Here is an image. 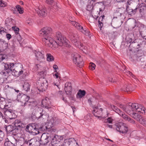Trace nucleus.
I'll use <instances>...</instances> for the list:
<instances>
[{"mask_svg":"<svg viewBox=\"0 0 146 146\" xmlns=\"http://www.w3.org/2000/svg\"><path fill=\"white\" fill-rule=\"evenodd\" d=\"M56 38L57 40L54 41L51 37H46L42 38V41L46 45H48L49 46L52 47L56 44L60 46L62 45L66 46H69V45L67 43V40L66 38H64L62 36L61 33L59 32H57L56 34Z\"/></svg>","mask_w":146,"mask_h":146,"instance_id":"1","label":"nucleus"},{"mask_svg":"<svg viewBox=\"0 0 146 146\" xmlns=\"http://www.w3.org/2000/svg\"><path fill=\"white\" fill-rule=\"evenodd\" d=\"M29 106L31 109H33L31 114L32 119L35 120L36 119H39L41 118L44 119L45 115L42 113V109L39 107L36 104L33 102L29 103L27 101L25 103V106Z\"/></svg>","mask_w":146,"mask_h":146,"instance_id":"2","label":"nucleus"},{"mask_svg":"<svg viewBox=\"0 0 146 146\" xmlns=\"http://www.w3.org/2000/svg\"><path fill=\"white\" fill-rule=\"evenodd\" d=\"M62 137L57 135H50L48 133H43L41 137V139L44 141V144H46L51 142L52 145H59V142L61 139Z\"/></svg>","mask_w":146,"mask_h":146,"instance_id":"3","label":"nucleus"},{"mask_svg":"<svg viewBox=\"0 0 146 146\" xmlns=\"http://www.w3.org/2000/svg\"><path fill=\"white\" fill-rule=\"evenodd\" d=\"M25 127V124L17 120L15 121L14 125H9L6 127L5 129L7 132L12 133L14 136H15L19 133L22 128Z\"/></svg>","mask_w":146,"mask_h":146,"instance_id":"4","label":"nucleus"},{"mask_svg":"<svg viewBox=\"0 0 146 146\" xmlns=\"http://www.w3.org/2000/svg\"><path fill=\"white\" fill-rule=\"evenodd\" d=\"M110 107L116 113L118 114L125 121H128L132 124L135 123V121L132 119L130 118L128 115L123 113L117 107L113 105H110Z\"/></svg>","mask_w":146,"mask_h":146,"instance_id":"5","label":"nucleus"},{"mask_svg":"<svg viewBox=\"0 0 146 146\" xmlns=\"http://www.w3.org/2000/svg\"><path fill=\"white\" fill-rule=\"evenodd\" d=\"M46 74V70H43L38 73L39 75L43 77ZM41 79L43 80V82L41 83L40 85H39L40 87L38 86L37 87V88L39 92L41 91L42 92L45 91L47 88V80L44 79V78Z\"/></svg>","mask_w":146,"mask_h":146,"instance_id":"6","label":"nucleus"},{"mask_svg":"<svg viewBox=\"0 0 146 146\" xmlns=\"http://www.w3.org/2000/svg\"><path fill=\"white\" fill-rule=\"evenodd\" d=\"M22 68V65L21 63H16L14 64L13 75L18 77L23 74V72L21 70Z\"/></svg>","mask_w":146,"mask_h":146,"instance_id":"7","label":"nucleus"},{"mask_svg":"<svg viewBox=\"0 0 146 146\" xmlns=\"http://www.w3.org/2000/svg\"><path fill=\"white\" fill-rule=\"evenodd\" d=\"M115 125L117 131L122 134H126L128 130V127L126 124L122 122L117 123Z\"/></svg>","mask_w":146,"mask_h":146,"instance_id":"8","label":"nucleus"},{"mask_svg":"<svg viewBox=\"0 0 146 146\" xmlns=\"http://www.w3.org/2000/svg\"><path fill=\"white\" fill-rule=\"evenodd\" d=\"M72 56L74 63L80 68H82L84 62L81 57L77 53L72 54Z\"/></svg>","mask_w":146,"mask_h":146,"instance_id":"9","label":"nucleus"},{"mask_svg":"<svg viewBox=\"0 0 146 146\" xmlns=\"http://www.w3.org/2000/svg\"><path fill=\"white\" fill-rule=\"evenodd\" d=\"M129 106L131 107V110L132 111H136L138 112H141L143 114L145 108L142 107L141 105L133 103L131 104Z\"/></svg>","mask_w":146,"mask_h":146,"instance_id":"10","label":"nucleus"},{"mask_svg":"<svg viewBox=\"0 0 146 146\" xmlns=\"http://www.w3.org/2000/svg\"><path fill=\"white\" fill-rule=\"evenodd\" d=\"M5 70L6 71V75L7 74H12L13 75V72L14 68V64L13 63H9L5 64L4 65Z\"/></svg>","mask_w":146,"mask_h":146,"instance_id":"11","label":"nucleus"},{"mask_svg":"<svg viewBox=\"0 0 146 146\" xmlns=\"http://www.w3.org/2000/svg\"><path fill=\"white\" fill-rule=\"evenodd\" d=\"M58 123V120L56 117H52L50 119L48 123L47 126H44L46 130L50 129L53 127L54 125H55L56 124Z\"/></svg>","mask_w":146,"mask_h":146,"instance_id":"12","label":"nucleus"},{"mask_svg":"<svg viewBox=\"0 0 146 146\" xmlns=\"http://www.w3.org/2000/svg\"><path fill=\"white\" fill-rule=\"evenodd\" d=\"M42 106L46 108L49 109L51 108V102L48 98L46 97L43 99L42 101Z\"/></svg>","mask_w":146,"mask_h":146,"instance_id":"13","label":"nucleus"},{"mask_svg":"<svg viewBox=\"0 0 146 146\" xmlns=\"http://www.w3.org/2000/svg\"><path fill=\"white\" fill-rule=\"evenodd\" d=\"M36 128H34L32 132L31 133V134L32 135H36L39 133H40L39 131H43L46 130L45 128L46 127L44 126L42 127L40 126V127H39L38 126L36 125Z\"/></svg>","mask_w":146,"mask_h":146,"instance_id":"14","label":"nucleus"},{"mask_svg":"<svg viewBox=\"0 0 146 146\" xmlns=\"http://www.w3.org/2000/svg\"><path fill=\"white\" fill-rule=\"evenodd\" d=\"M52 31L51 29L48 27H46L42 28L39 31V33L44 36L47 35Z\"/></svg>","mask_w":146,"mask_h":146,"instance_id":"15","label":"nucleus"},{"mask_svg":"<svg viewBox=\"0 0 146 146\" xmlns=\"http://www.w3.org/2000/svg\"><path fill=\"white\" fill-rule=\"evenodd\" d=\"M35 54L37 60L40 62H42L44 60V54L43 51H36Z\"/></svg>","mask_w":146,"mask_h":146,"instance_id":"16","label":"nucleus"},{"mask_svg":"<svg viewBox=\"0 0 146 146\" xmlns=\"http://www.w3.org/2000/svg\"><path fill=\"white\" fill-rule=\"evenodd\" d=\"M64 90L67 95H71L72 93V87L70 83L67 82L65 84Z\"/></svg>","mask_w":146,"mask_h":146,"instance_id":"17","label":"nucleus"},{"mask_svg":"<svg viewBox=\"0 0 146 146\" xmlns=\"http://www.w3.org/2000/svg\"><path fill=\"white\" fill-rule=\"evenodd\" d=\"M102 108L98 109L97 107H96L93 111L92 113L95 116L99 117V115L102 114Z\"/></svg>","mask_w":146,"mask_h":146,"instance_id":"18","label":"nucleus"},{"mask_svg":"<svg viewBox=\"0 0 146 146\" xmlns=\"http://www.w3.org/2000/svg\"><path fill=\"white\" fill-rule=\"evenodd\" d=\"M128 114L138 122L140 121V119L142 117L141 115L138 113L133 112L132 113L130 112Z\"/></svg>","mask_w":146,"mask_h":146,"instance_id":"19","label":"nucleus"},{"mask_svg":"<svg viewBox=\"0 0 146 146\" xmlns=\"http://www.w3.org/2000/svg\"><path fill=\"white\" fill-rule=\"evenodd\" d=\"M36 125L35 123L29 124L27 126L25 130L31 134L34 128H36Z\"/></svg>","mask_w":146,"mask_h":146,"instance_id":"20","label":"nucleus"},{"mask_svg":"<svg viewBox=\"0 0 146 146\" xmlns=\"http://www.w3.org/2000/svg\"><path fill=\"white\" fill-rule=\"evenodd\" d=\"M36 10L39 16L41 17H44L46 15L47 13L46 12V10L44 8L41 9H38Z\"/></svg>","mask_w":146,"mask_h":146,"instance_id":"21","label":"nucleus"},{"mask_svg":"<svg viewBox=\"0 0 146 146\" xmlns=\"http://www.w3.org/2000/svg\"><path fill=\"white\" fill-rule=\"evenodd\" d=\"M131 104H132L129 103L128 105L127 106L120 104L119 105V107L122 109L128 114L130 113V111L129 108H130L131 109V107L129 106Z\"/></svg>","mask_w":146,"mask_h":146,"instance_id":"22","label":"nucleus"},{"mask_svg":"<svg viewBox=\"0 0 146 146\" xmlns=\"http://www.w3.org/2000/svg\"><path fill=\"white\" fill-rule=\"evenodd\" d=\"M7 75L6 76V72H2L0 73V84H1L3 83L5 80L7 79Z\"/></svg>","mask_w":146,"mask_h":146,"instance_id":"23","label":"nucleus"},{"mask_svg":"<svg viewBox=\"0 0 146 146\" xmlns=\"http://www.w3.org/2000/svg\"><path fill=\"white\" fill-rule=\"evenodd\" d=\"M8 47V44L7 43L3 40L0 39V48L3 50H5Z\"/></svg>","mask_w":146,"mask_h":146,"instance_id":"24","label":"nucleus"},{"mask_svg":"<svg viewBox=\"0 0 146 146\" xmlns=\"http://www.w3.org/2000/svg\"><path fill=\"white\" fill-rule=\"evenodd\" d=\"M16 142L14 143V146H22L24 142V139L22 138H20L18 140H15Z\"/></svg>","mask_w":146,"mask_h":146,"instance_id":"25","label":"nucleus"},{"mask_svg":"<svg viewBox=\"0 0 146 146\" xmlns=\"http://www.w3.org/2000/svg\"><path fill=\"white\" fill-rule=\"evenodd\" d=\"M137 8H136L135 9H130L129 6H126V11L127 13L130 15H134L137 11Z\"/></svg>","mask_w":146,"mask_h":146,"instance_id":"26","label":"nucleus"},{"mask_svg":"<svg viewBox=\"0 0 146 146\" xmlns=\"http://www.w3.org/2000/svg\"><path fill=\"white\" fill-rule=\"evenodd\" d=\"M12 111L10 113L9 112H7L6 113V116L11 119H15L16 117V115L15 113V111Z\"/></svg>","mask_w":146,"mask_h":146,"instance_id":"27","label":"nucleus"},{"mask_svg":"<svg viewBox=\"0 0 146 146\" xmlns=\"http://www.w3.org/2000/svg\"><path fill=\"white\" fill-rule=\"evenodd\" d=\"M136 8H137L139 9V12L140 13H143L145 9V3H141L139 5L138 7H137Z\"/></svg>","mask_w":146,"mask_h":146,"instance_id":"28","label":"nucleus"},{"mask_svg":"<svg viewBox=\"0 0 146 146\" xmlns=\"http://www.w3.org/2000/svg\"><path fill=\"white\" fill-rule=\"evenodd\" d=\"M86 92L84 90H79L77 94V97L78 98L80 99L84 97L86 94Z\"/></svg>","mask_w":146,"mask_h":146,"instance_id":"29","label":"nucleus"},{"mask_svg":"<svg viewBox=\"0 0 146 146\" xmlns=\"http://www.w3.org/2000/svg\"><path fill=\"white\" fill-rule=\"evenodd\" d=\"M124 9H122L121 8H119L118 11L115 12V15L118 17H121L122 15L123 14L125 13V10L122 11Z\"/></svg>","mask_w":146,"mask_h":146,"instance_id":"30","label":"nucleus"},{"mask_svg":"<svg viewBox=\"0 0 146 146\" xmlns=\"http://www.w3.org/2000/svg\"><path fill=\"white\" fill-rule=\"evenodd\" d=\"M30 85L28 83L25 82L23 85V87L24 90L26 91H28L30 89Z\"/></svg>","mask_w":146,"mask_h":146,"instance_id":"31","label":"nucleus"},{"mask_svg":"<svg viewBox=\"0 0 146 146\" xmlns=\"http://www.w3.org/2000/svg\"><path fill=\"white\" fill-rule=\"evenodd\" d=\"M9 46L8 45V47L7 48L9 49L10 52H12L13 51L15 48V46L14 45L13 43L11 42L10 43H9Z\"/></svg>","mask_w":146,"mask_h":146,"instance_id":"32","label":"nucleus"},{"mask_svg":"<svg viewBox=\"0 0 146 146\" xmlns=\"http://www.w3.org/2000/svg\"><path fill=\"white\" fill-rule=\"evenodd\" d=\"M139 122L143 126H146V118L143 117H141V119L140 121H139Z\"/></svg>","mask_w":146,"mask_h":146,"instance_id":"33","label":"nucleus"},{"mask_svg":"<svg viewBox=\"0 0 146 146\" xmlns=\"http://www.w3.org/2000/svg\"><path fill=\"white\" fill-rule=\"evenodd\" d=\"M8 140L7 138L5 139L4 143L5 146H14V143H13L10 141H7V140Z\"/></svg>","mask_w":146,"mask_h":146,"instance_id":"34","label":"nucleus"},{"mask_svg":"<svg viewBox=\"0 0 146 146\" xmlns=\"http://www.w3.org/2000/svg\"><path fill=\"white\" fill-rule=\"evenodd\" d=\"M141 36L143 39H146V28L143 31L139 32Z\"/></svg>","mask_w":146,"mask_h":146,"instance_id":"35","label":"nucleus"},{"mask_svg":"<svg viewBox=\"0 0 146 146\" xmlns=\"http://www.w3.org/2000/svg\"><path fill=\"white\" fill-rule=\"evenodd\" d=\"M47 60L48 61H54V58L53 56L50 54H47Z\"/></svg>","mask_w":146,"mask_h":146,"instance_id":"36","label":"nucleus"},{"mask_svg":"<svg viewBox=\"0 0 146 146\" xmlns=\"http://www.w3.org/2000/svg\"><path fill=\"white\" fill-rule=\"evenodd\" d=\"M74 140V138H71L66 141V142H65V145H61V146H66V144H67L69 145H72L71 144H72V141Z\"/></svg>","mask_w":146,"mask_h":146,"instance_id":"37","label":"nucleus"},{"mask_svg":"<svg viewBox=\"0 0 146 146\" xmlns=\"http://www.w3.org/2000/svg\"><path fill=\"white\" fill-rule=\"evenodd\" d=\"M81 32L86 36H89L90 32L89 31L86 29H84L83 28V29L80 30Z\"/></svg>","mask_w":146,"mask_h":146,"instance_id":"38","label":"nucleus"},{"mask_svg":"<svg viewBox=\"0 0 146 146\" xmlns=\"http://www.w3.org/2000/svg\"><path fill=\"white\" fill-rule=\"evenodd\" d=\"M6 102L4 99L3 100H0V108L2 109H3L6 105Z\"/></svg>","mask_w":146,"mask_h":146,"instance_id":"39","label":"nucleus"},{"mask_svg":"<svg viewBox=\"0 0 146 146\" xmlns=\"http://www.w3.org/2000/svg\"><path fill=\"white\" fill-rule=\"evenodd\" d=\"M16 7L18 10L19 13L20 14L23 13V7H21V6L19 5H17Z\"/></svg>","mask_w":146,"mask_h":146,"instance_id":"40","label":"nucleus"},{"mask_svg":"<svg viewBox=\"0 0 146 146\" xmlns=\"http://www.w3.org/2000/svg\"><path fill=\"white\" fill-rule=\"evenodd\" d=\"M96 67V65L95 64L92 62H91L89 66V68L90 69L93 70L95 69Z\"/></svg>","mask_w":146,"mask_h":146,"instance_id":"41","label":"nucleus"},{"mask_svg":"<svg viewBox=\"0 0 146 146\" xmlns=\"http://www.w3.org/2000/svg\"><path fill=\"white\" fill-rule=\"evenodd\" d=\"M75 25H74V26L76 27L78 29L80 30L81 29H83V27L81 26L78 23L76 22V23H75Z\"/></svg>","mask_w":146,"mask_h":146,"instance_id":"42","label":"nucleus"},{"mask_svg":"<svg viewBox=\"0 0 146 146\" xmlns=\"http://www.w3.org/2000/svg\"><path fill=\"white\" fill-rule=\"evenodd\" d=\"M70 39L71 40L72 42L74 44L78 40L76 39L74 35H72L70 37Z\"/></svg>","mask_w":146,"mask_h":146,"instance_id":"43","label":"nucleus"},{"mask_svg":"<svg viewBox=\"0 0 146 146\" xmlns=\"http://www.w3.org/2000/svg\"><path fill=\"white\" fill-rule=\"evenodd\" d=\"M121 90L125 92L126 91L127 92L128 91H130L131 89L129 86H128L127 87H126L125 88H122Z\"/></svg>","mask_w":146,"mask_h":146,"instance_id":"44","label":"nucleus"},{"mask_svg":"<svg viewBox=\"0 0 146 146\" xmlns=\"http://www.w3.org/2000/svg\"><path fill=\"white\" fill-rule=\"evenodd\" d=\"M131 61H134L137 59V55L134 54L133 55L131 56Z\"/></svg>","mask_w":146,"mask_h":146,"instance_id":"45","label":"nucleus"},{"mask_svg":"<svg viewBox=\"0 0 146 146\" xmlns=\"http://www.w3.org/2000/svg\"><path fill=\"white\" fill-rule=\"evenodd\" d=\"M140 44L141 46H146V42L145 40H143L141 42H140Z\"/></svg>","mask_w":146,"mask_h":146,"instance_id":"46","label":"nucleus"},{"mask_svg":"<svg viewBox=\"0 0 146 146\" xmlns=\"http://www.w3.org/2000/svg\"><path fill=\"white\" fill-rule=\"evenodd\" d=\"M26 23H27L29 25H32V21L30 19H29L27 20Z\"/></svg>","mask_w":146,"mask_h":146,"instance_id":"47","label":"nucleus"},{"mask_svg":"<svg viewBox=\"0 0 146 146\" xmlns=\"http://www.w3.org/2000/svg\"><path fill=\"white\" fill-rule=\"evenodd\" d=\"M94 100V97H93L92 98H90L89 99L88 101L90 105L92 104V103L93 102Z\"/></svg>","mask_w":146,"mask_h":146,"instance_id":"48","label":"nucleus"},{"mask_svg":"<svg viewBox=\"0 0 146 146\" xmlns=\"http://www.w3.org/2000/svg\"><path fill=\"white\" fill-rule=\"evenodd\" d=\"M105 17V16L104 15H103L102 16H101L100 17L98 21V23H101L102 22V21H103V19Z\"/></svg>","mask_w":146,"mask_h":146,"instance_id":"49","label":"nucleus"},{"mask_svg":"<svg viewBox=\"0 0 146 146\" xmlns=\"http://www.w3.org/2000/svg\"><path fill=\"white\" fill-rule=\"evenodd\" d=\"M6 4L2 0H0V6L1 7H3L5 6Z\"/></svg>","mask_w":146,"mask_h":146,"instance_id":"50","label":"nucleus"},{"mask_svg":"<svg viewBox=\"0 0 146 146\" xmlns=\"http://www.w3.org/2000/svg\"><path fill=\"white\" fill-rule=\"evenodd\" d=\"M95 99L96 100V99H99L100 98V96L99 94H96L95 96Z\"/></svg>","mask_w":146,"mask_h":146,"instance_id":"51","label":"nucleus"},{"mask_svg":"<svg viewBox=\"0 0 146 146\" xmlns=\"http://www.w3.org/2000/svg\"><path fill=\"white\" fill-rule=\"evenodd\" d=\"M54 2V1L53 0H46V3L49 5L52 4V3H53Z\"/></svg>","mask_w":146,"mask_h":146,"instance_id":"52","label":"nucleus"},{"mask_svg":"<svg viewBox=\"0 0 146 146\" xmlns=\"http://www.w3.org/2000/svg\"><path fill=\"white\" fill-rule=\"evenodd\" d=\"M6 109H8V110L11 109H10V107L8 106V105H6L5 107L3 109L4 112V111H6L7 110H6Z\"/></svg>","mask_w":146,"mask_h":146,"instance_id":"53","label":"nucleus"},{"mask_svg":"<svg viewBox=\"0 0 146 146\" xmlns=\"http://www.w3.org/2000/svg\"><path fill=\"white\" fill-rule=\"evenodd\" d=\"M12 29L14 31H17L19 30V28L17 27L13 26L12 27Z\"/></svg>","mask_w":146,"mask_h":146,"instance_id":"54","label":"nucleus"},{"mask_svg":"<svg viewBox=\"0 0 146 146\" xmlns=\"http://www.w3.org/2000/svg\"><path fill=\"white\" fill-rule=\"evenodd\" d=\"M7 110L6 111H4V114L5 115H6V113H7V112H9V113H10L11 112V111H14L13 110H11V109H9V110H8V109H6Z\"/></svg>","mask_w":146,"mask_h":146,"instance_id":"55","label":"nucleus"},{"mask_svg":"<svg viewBox=\"0 0 146 146\" xmlns=\"http://www.w3.org/2000/svg\"><path fill=\"white\" fill-rule=\"evenodd\" d=\"M112 121L111 119L110 118H108L107 120L105 122L108 123H111L112 122Z\"/></svg>","mask_w":146,"mask_h":146,"instance_id":"56","label":"nucleus"},{"mask_svg":"<svg viewBox=\"0 0 146 146\" xmlns=\"http://www.w3.org/2000/svg\"><path fill=\"white\" fill-rule=\"evenodd\" d=\"M3 133L2 131H0V141H2L3 140V137L1 135L2 134H3Z\"/></svg>","mask_w":146,"mask_h":146,"instance_id":"57","label":"nucleus"},{"mask_svg":"<svg viewBox=\"0 0 146 146\" xmlns=\"http://www.w3.org/2000/svg\"><path fill=\"white\" fill-rule=\"evenodd\" d=\"M6 37L8 40H9L11 37V35L9 34H7L6 35Z\"/></svg>","mask_w":146,"mask_h":146,"instance_id":"58","label":"nucleus"},{"mask_svg":"<svg viewBox=\"0 0 146 146\" xmlns=\"http://www.w3.org/2000/svg\"><path fill=\"white\" fill-rule=\"evenodd\" d=\"M99 24V27H100V30H102V27L103 26V24L102 22L101 23H98Z\"/></svg>","mask_w":146,"mask_h":146,"instance_id":"59","label":"nucleus"},{"mask_svg":"<svg viewBox=\"0 0 146 146\" xmlns=\"http://www.w3.org/2000/svg\"><path fill=\"white\" fill-rule=\"evenodd\" d=\"M58 7V5H57V3H54V4L53 7V8H54L55 9H57V8Z\"/></svg>","mask_w":146,"mask_h":146,"instance_id":"60","label":"nucleus"},{"mask_svg":"<svg viewBox=\"0 0 146 146\" xmlns=\"http://www.w3.org/2000/svg\"><path fill=\"white\" fill-rule=\"evenodd\" d=\"M31 140H29L27 142V143H29V146H32V145H33V144L32 143V142H31Z\"/></svg>","mask_w":146,"mask_h":146,"instance_id":"61","label":"nucleus"},{"mask_svg":"<svg viewBox=\"0 0 146 146\" xmlns=\"http://www.w3.org/2000/svg\"><path fill=\"white\" fill-rule=\"evenodd\" d=\"M79 43L80 42L79 41L78 42L77 40V41L76 42V43L74 44L76 46H77L78 47H79Z\"/></svg>","mask_w":146,"mask_h":146,"instance_id":"62","label":"nucleus"},{"mask_svg":"<svg viewBox=\"0 0 146 146\" xmlns=\"http://www.w3.org/2000/svg\"><path fill=\"white\" fill-rule=\"evenodd\" d=\"M53 67L54 69L55 70H56V69H58V67L57 65L56 64L54 65Z\"/></svg>","mask_w":146,"mask_h":146,"instance_id":"63","label":"nucleus"},{"mask_svg":"<svg viewBox=\"0 0 146 146\" xmlns=\"http://www.w3.org/2000/svg\"><path fill=\"white\" fill-rule=\"evenodd\" d=\"M132 40L131 38H129V40H127V41L129 43H131L132 44H133V43H135V42L133 43V42H132Z\"/></svg>","mask_w":146,"mask_h":146,"instance_id":"64","label":"nucleus"}]
</instances>
